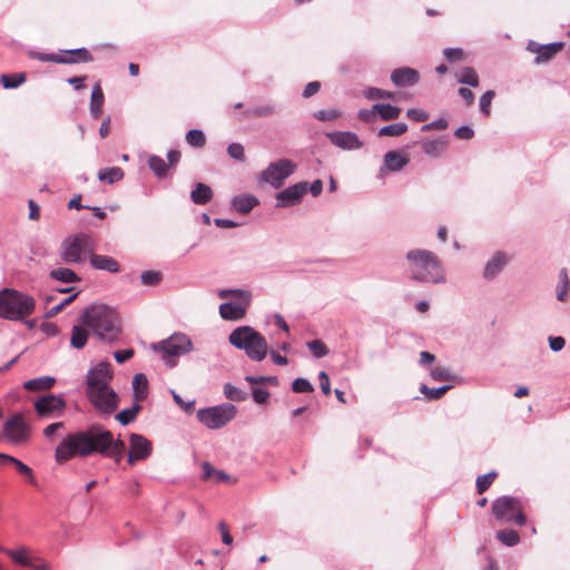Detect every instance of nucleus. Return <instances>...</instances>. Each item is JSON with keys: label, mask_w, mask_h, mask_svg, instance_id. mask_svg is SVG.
Wrapping results in <instances>:
<instances>
[{"label": "nucleus", "mask_w": 570, "mask_h": 570, "mask_svg": "<svg viewBox=\"0 0 570 570\" xmlns=\"http://www.w3.org/2000/svg\"><path fill=\"white\" fill-rule=\"evenodd\" d=\"M235 415L236 407L233 404L203 409L197 413L198 420L209 429H219L226 425Z\"/></svg>", "instance_id": "obj_10"}, {"label": "nucleus", "mask_w": 570, "mask_h": 570, "mask_svg": "<svg viewBox=\"0 0 570 570\" xmlns=\"http://www.w3.org/2000/svg\"><path fill=\"white\" fill-rule=\"evenodd\" d=\"M140 278L144 285L156 286L161 282L163 275L157 271H146L141 274Z\"/></svg>", "instance_id": "obj_50"}, {"label": "nucleus", "mask_w": 570, "mask_h": 570, "mask_svg": "<svg viewBox=\"0 0 570 570\" xmlns=\"http://www.w3.org/2000/svg\"><path fill=\"white\" fill-rule=\"evenodd\" d=\"M4 436L13 443H22L28 440L30 428L26 423L23 414L17 413L6 421L3 425Z\"/></svg>", "instance_id": "obj_13"}, {"label": "nucleus", "mask_w": 570, "mask_h": 570, "mask_svg": "<svg viewBox=\"0 0 570 570\" xmlns=\"http://www.w3.org/2000/svg\"><path fill=\"white\" fill-rule=\"evenodd\" d=\"M94 57L91 52L86 48L65 50L60 53V65H75L91 62Z\"/></svg>", "instance_id": "obj_19"}, {"label": "nucleus", "mask_w": 570, "mask_h": 570, "mask_svg": "<svg viewBox=\"0 0 570 570\" xmlns=\"http://www.w3.org/2000/svg\"><path fill=\"white\" fill-rule=\"evenodd\" d=\"M55 379L50 376L37 377L27 381L23 386L28 391H46L53 386Z\"/></svg>", "instance_id": "obj_33"}, {"label": "nucleus", "mask_w": 570, "mask_h": 570, "mask_svg": "<svg viewBox=\"0 0 570 570\" xmlns=\"http://www.w3.org/2000/svg\"><path fill=\"white\" fill-rule=\"evenodd\" d=\"M525 504L520 498L502 495L492 502V514L501 523H513L524 525L527 515L524 513Z\"/></svg>", "instance_id": "obj_7"}, {"label": "nucleus", "mask_w": 570, "mask_h": 570, "mask_svg": "<svg viewBox=\"0 0 570 570\" xmlns=\"http://www.w3.org/2000/svg\"><path fill=\"white\" fill-rule=\"evenodd\" d=\"M307 193V183H298L276 195V207H291L301 203Z\"/></svg>", "instance_id": "obj_16"}, {"label": "nucleus", "mask_w": 570, "mask_h": 570, "mask_svg": "<svg viewBox=\"0 0 570 570\" xmlns=\"http://www.w3.org/2000/svg\"><path fill=\"white\" fill-rule=\"evenodd\" d=\"M236 295L244 298L245 303H223L219 306V314L222 318L227 321H238L242 320L246 314V308L249 304V294L245 291L240 289H222L218 293L220 298H226L228 296Z\"/></svg>", "instance_id": "obj_11"}, {"label": "nucleus", "mask_w": 570, "mask_h": 570, "mask_svg": "<svg viewBox=\"0 0 570 570\" xmlns=\"http://www.w3.org/2000/svg\"><path fill=\"white\" fill-rule=\"evenodd\" d=\"M80 321L101 340L114 341L120 334L118 314L106 305L88 306L82 312Z\"/></svg>", "instance_id": "obj_3"}, {"label": "nucleus", "mask_w": 570, "mask_h": 570, "mask_svg": "<svg viewBox=\"0 0 570 570\" xmlns=\"http://www.w3.org/2000/svg\"><path fill=\"white\" fill-rule=\"evenodd\" d=\"M409 269L414 281L424 283L444 282V271L440 258L426 249H412L406 254Z\"/></svg>", "instance_id": "obj_4"}, {"label": "nucleus", "mask_w": 570, "mask_h": 570, "mask_svg": "<svg viewBox=\"0 0 570 570\" xmlns=\"http://www.w3.org/2000/svg\"><path fill=\"white\" fill-rule=\"evenodd\" d=\"M449 126L448 121L443 118L438 119L435 121H432L430 124H426L422 127L423 131H430V130H444Z\"/></svg>", "instance_id": "obj_59"}, {"label": "nucleus", "mask_w": 570, "mask_h": 570, "mask_svg": "<svg viewBox=\"0 0 570 570\" xmlns=\"http://www.w3.org/2000/svg\"><path fill=\"white\" fill-rule=\"evenodd\" d=\"M224 393L228 400L235 402H242L247 397V394L244 391L229 383L225 384Z\"/></svg>", "instance_id": "obj_45"}, {"label": "nucleus", "mask_w": 570, "mask_h": 570, "mask_svg": "<svg viewBox=\"0 0 570 570\" xmlns=\"http://www.w3.org/2000/svg\"><path fill=\"white\" fill-rule=\"evenodd\" d=\"M292 390L295 393H311L314 391V387L307 380L298 377L294 380Z\"/></svg>", "instance_id": "obj_54"}, {"label": "nucleus", "mask_w": 570, "mask_h": 570, "mask_svg": "<svg viewBox=\"0 0 570 570\" xmlns=\"http://www.w3.org/2000/svg\"><path fill=\"white\" fill-rule=\"evenodd\" d=\"M340 111L336 109L320 110L315 112V118L322 121L335 120L340 117Z\"/></svg>", "instance_id": "obj_55"}, {"label": "nucleus", "mask_w": 570, "mask_h": 570, "mask_svg": "<svg viewBox=\"0 0 570 570\" xmlns=\"http://www.w3.org/2000/svg\"><path fill=\"white\" fill-rule=\"evenodd\" d=\"M111 365L99 363L87 374L86 394L91 405L101 414H112L119 405V396L110 386Z\"/></svg>", "instance_id": "obj_2"}, {"label": "nucleus", "mask_w": 570, "mask_h": 570, "mask_svg": "<svg viewBox=\"0 0 570 570\" xmlns=\"http://www.w3.org/2000/svg\"><path fill=\"white\" fill-rule=\"evenodd\" d=\"M227 154L230 158H233L235 160H238V161L245 160L244 147H243V145H240L238 142L230 144L227 148Z\"/></svg>", "instance_id": "obj_53"}, {"label": "nucleus", "mask_w": 570, "mask_h": 570, "mask_svg": "<svg viewBox=\"0 0 570 570\" xmlns=\"http://www.w3.org/2000/svg\"><path fill=\"white\" fill-rule=\"evenodd\" d=\"M16 563L20 566H31V558L29 556V549L27 547H20L19 549H6L3 550Z\"/></svg>", "instance_id": "obj_34"}, {"label": "nucleus", "mask_w": 570, "mask_h": 570, "mask_svg": "<svg viewBox=\"0 0 570 570\" xmlns=\"http://www.w3.org/2000/svg\"><path fill=\"white\" fill-rule=\"evenodd\" d=\"M321 89V82L320 81H311L308 82L304 90H303V97L309 98L314 95H316Z\"/></svg>", "instance_id": "obj_63"}, {"label": "nucleus", "mask_w": 570, "mask_h": 570, "mask_svg": "<svg viewBox=\"0 0 570 570\" xmlns=\"http://www.w3.org/2000/svg\"><path fill=\"white\" fill-rule=\"evenodd\" d=\"M498 478V473L492 471L476 478V491L479 494L484 493Z\"/></svg>", "instance_id": "obj_43"}, {"label": "nucleus", "mask_w": 570, "mask_h": 570, "mask_svg": "<svg viewBox=\"0 0 570 570\" xmlns=\"http://www.w3.org/2000/svg\"><path fill=\"white\" fill-rule=\"evenodd\" d=\"M448 145L449 140L446 138H439L433 140H423L421 142V148L426 155L438 157L446 149Z\"/></svg>", "instance_id": "obj_25"}, {"label": "nucleus", "mask_w": 570, "mask_h": 570, "mask_svg": "<svg viewBox=\"0 0 570 570\" xmlns=\"http://www.w3.org/2000/svg\"><path fill=\"white\" fill-rule=\"evenodd\" d=\"M431 376L435 381H448L451 377L450 372L445 367L441 366L433 368L431 372Z\"/></svg>", "instance_id": "obj_60"}, {"label": "nucleus", "mask_w": 570, "mask_h": 570, "mask_svg": "<svg viewBox=\"0 0 570 570\" xmlns=\"http://www.w3.org/2000/svg\"><path fill=\"white\" fill-rule=\"evenodd\" d=\"M141 406L139 405V402L135 401V404L130 409H125L120 411L116 419L118 422H120L122 425H127L135 421L137 414L140 412Z\"/></svg>", "instance_id": "obj_37"}, {"label": "nucleus", "mask_w": 570, "mask_h": 570, "mask_svg": "<svg viewBox=\"0 0 570 570\" xmlns=\"http://www.w3.org/2000/svg\"><path fill=\"white\" fill-rule=\"evenodd\" d=\"M253 397L257 404H265L269 399V392L263 389H254Z\"/></svg>", "instance_id": "obj_64"}, {"label": "nucleus", "mask_w": 570, "mask_h": 570, "mask_svg": "<svg viewBox=\"0 0 570 570\" xmlns=\"http://www.w3.org/2000/svg\"><path fill=\"white\" fill-rule=\"evenodd\" d=\"M318 379H320V385H321L322 392L326 396H328L331 394V382H330V377H328L327 373L324 371H321L318 374Z\"/></svg>", "instance_id": "obj_61"}, {"label": "nucleus", "mask_w": 570, "mask_h": 570, "mask_svg": "<svg viewBox=\"0 0 570 570\" xmlns=\"http://www.w3.org/2000/svg\"><path fill=\"white\" fill-rule=\"evenodd\" d=\"M105 102V95L100 82H96L92 87L90 97V114L92 118L99 119L102 115V106Z\"/></svg>", "instance_id": "obj_23"}, {"label": "nucleus", "mask_w": 570, "mask_h": 570, "mask_svg": "<svg viewBox=\"0 0 570 570\" xmlns=\"http://www.w3.org/2000/svg\"><path fill=\"white\" fill-rule=\"evenodd\" d=\"M420 72L410 67L397 68L391 73V81L397 87H410L417 83Z\"/></svg>", "instance_id": "obj_18"}, {"label": "nucleus", "mask_w": 570, "mask_h": 570, "mask_svg": "<svg viewBox=\"0 0 570 570\" xmlns=\"http://www.w3.org/2000/svg\"><path fill=\"white\" fill-rule=\"evenodd\" d=\"M153 444L141 434L132 433L129 438L128 463L134 465L137 461H144L151 455Z\"/></svg>", "instance_id": "obj_14"}, {"label": "nucleus", "mask_w": 570, "mask_h": 570, "mask_svg": "<svg viewBox=\"0 0 570 570\" xmlns=\"http://www.w3.org/2000/svg\"><path fill=\"white\" fill-rule=\"evenodd\" d=\"M327 136L332 144L344 149H358L362 147L358 137L353 132H332Z\"/></svg>", "instance_id": "obj_20"}, {"label": "nucleus", "mask_w": 570, "mask_h": 570, "mask_svg": "<svg viewBox=\"0 0 570 570\" xmlns=\"http://www.w3.org/2000/svg\"><path fill=\"white\" fill-rule=\"evenodd\" d=\"M377 110L375 105L371 109H361L357 114L360 120L364 122H374L376 120Z\"/></svg>", "instance_id": "obj_56"}, {"label": "nucleus", "mask_w": 570, "mask_h": 570, "mask_svg": "<svg viewBox=\"0 0 570 570\" xmlns=\"http://www.w3.org/2000/svg\"><path fill=\"white\" fill-rule=\"evenodd\" d=\"M66 409V401L58 395L47 394L35 402V410L39 416H50L53 413L61 414Z\"/></svg>", "instance_id": "obj_15"}, {"label": "nucleus", "mask_w": 570, "mask_h": 570, "mask_svg": "<svg viewBox=\"0 0 570 570\" xmlns=\"http://www.w3.org/2000/svg\"><path fill=\"white\" fill-rule=\"evenodd\" d=\"M450 387L451 386L445 385L436 389H430L425 384H422L420 391L430 400H439L450 390Z\"/></svg>", "instance_id": "obj_47"}, {"label": "nucleus", "mask_w": 570, "mask_h": 570, "mask_svg": "<svg viewBox=\"0 0 570 570\" xmlns=\"http://www.w3.org/2000/svg\"><path fill=\"white\" fill-rule=\"evenodd\" d=\"M443 55L450 62H460L465 60L466 57L461 48H446Z\"/></svg>", "instance_id": "obj_52"}, {"label": "nucleus", "mask_w": 570, "mask_h": 570, "mask_svg": "<svg viewBox=\"0 0 570 570\" xmlns=\"http://www.w3.org/2000/svg\"><path fill=\"white\" fill-rule=\"evenodd\" d=\"M460 83L476 88L480 83L479 76L472 67H464L455 75Z\"/></svg>", "instance_id": "obj_31"}, {"label": "nucleus", "mask_w": 570, "mask_h": 570, "mask_svg": "<svg viewBox=\"0 0 570 570\" xmlns=\"http://www.w3.org/2000/svg\"><path fill=\"white\" fill-rule=\"evenodd\" d=\"M148 166L151 171L159 178L165 177L169 168L168 164H166L161 157L156 155L149 156Z\"/></svg>", "instance_id": "obj_35"}, {"label": "nucleus", "mask_w": 570, "mask_h": 570, "mask_svg": "<svg viewBox=\"0 0 570 570\" xmlns=\"http://www.w3.org/2000/svg\"><path fill=\"white\" fill-rule=\"evenodd\" d=\"M245 380L252 384L269 383L275 386L278 385L276 376H246Z\"/></svg>", "instance_id": "obj_57"}, {"label": "nucleus", "mask_w": 570, "mask_h": 570, "mask_svg": "<svg viewBox=\"0 0 570 570\" xmlns=\"http://www.w3.org/2000/svg\"><path fill=\"white\" fill-rule=\"evenodd\" d=\"M94 250V239L87 234L79 233L61 243L59 255L66 264H81Z\"/></svg>", "instance_id": "obj_8"}, {"label": "nucleus", "mask_w": 570, "mask_h": 570, "mask_svg": "<svg viewBox=\"0 0 570 570\" xmlns=\"http://www.w3.org/2000/svg\"><path fill=\"white\" fill-rule=\"evenodd\" d=\"M190 198L193 203L197 205H205L209 203L213 198V190L208 185L203 183L196 184L195 188L190 194Z\"/></svg>", "instance_id": "obj_26"}, {"label": "nucleus", "mask_w": 570, "mask_h": 570, "mask_svg": "<svg viewBox=\"0 0 570 570\" xmlns=\"http://www.w3.org/2000/svg\"><path fill=\"white\" fill-rule=\"evenodd\" d=\"M307 347L315 357H323L328 354L327 346L320 340H314L307 343Z\"/></svg>", "instance_id": "obj_51"}, {"label": "nucleus", "mask_w": 570, "mask_h": 570, "mask_svg": "<svg viewBox=\"0 0 570 570\" xmlns=\"http://www.w3.org/2000/svg\"><path fill=\"white\" fill-rule=\"evenodd\" d=\"M125 450L122 440L115 439L102 425L91 424L83 431L69 433L63 438L55 450V460L61 464L73 458H87L98 453L119 462Z\"/></svg>", "instance_id": "obj_1"}, {"label": "nucleus", "mask_w": 570, "mask_h": 570, "mask_svg": "<svg viewBox=\"0 0 570 570\" xmlns=\"http://www.w3.org/2000/svg\"><path fill=\"white\" fill-rule=\"evenodd\" d=\"M26 81V73L2 75L1 82L4 88H17Z\"/></svg>", "instance_id": "obj_44"}, {"label": "nucleus", "mask_w": 570, "mask_h": 570, "mask_svg": "<svg viewBox=\"0 0 570 570\" xmlns=\"http://www.w3.org/2000/svg\"><path fill=\"white\" fill-rule=\"evenodd\" d=\"M569 285H570V282H569V277H568V272L566 268H562L559 273V286H558V292H557V298L559 301H561V302L566 301V297H567V294L569 291Z\"/></svg>", "instance_id": "obj_41"}, {"label": "nucleus", "mask_w": 570, "mask_h": 570, "mask_svg": "<svg viewBox=\"0 0 570 570\" xmlns=\"http://www.w3.org/2000/svg\"><path fill=\"white\" fill-rule=\"evenodd\" d=\"M275 112V108L272 105L259 106L254 109H248L244 112V115L248 118H261L268 117Z\"/></svg>", "instance_id": "obj_46"}, {"label": "nucleus", "mask_w": 570, "mask_h": 570, "mask_svg": "<svg viewBox=\"0 0 570 570\" xmlns=\"http://www.w3.org/2000/svg\"><path fill=\"white\" fill-rule=\"evenodd\" d=\"M33 297L16 289L0 292V317L10 321L23 320L35 311Z\"/></svg>", "instance_id": "obj_6"}, {"label": "nucleus", "mask_w": 570, "mask_h": 570, "mask_svg": "<svg viewBox=\"0 0 570 570\" xmlns=\"http://www.w3.org/2000/svg\"><path fill=\"white\" fill-rule=\"evenodd\" d=\"M454 136L458 138V139H464V140H469L471 138H473L474 136V131L472 128H470L469 126H462L460 128H458L455 131H454Z\"/></svg>", "instance_id": "obj_62"}, {"label": "nucleus", "mask_w": 570, "mask_h": 570, "mask_svg": "<svg viewBox=\"0 0 570 570\" xmlns=\"http://www.w3.org/2000/svg\"><path fill=\"white\" fill-rule=\"evenodd\" d=\"M191 341L184 334H176L169 338L154 345V350L163 353V358L173 367L176 362L171 360L174 356H179L188 353L191 350Z\"/></svg>", "instance_id": "obj_9"}, {"label": "nucleus", "mask_w": 570, "mask_h": 570, "mask_svg": "<svg viewBox=\"0 0 570 570\" xmlns=\"http://www.w3.org/2000/svg\"><path fill=\"white\" fill-rule=\"evenodd\" d=\"M87 341L88 331L80 325H73L71 330L70 345L73 348L80 350L86 345Z\"/></svg>", "instance_id": "obj_32"}, {"label": "nucleus", "mask_w": 570, "mask_h": 570, "mask_svg": "<svg viewBox=\"0 0 570 570\" xmlns=\"http://www.w3.org/2000/svg\"><path fill=\"white\" fill-rule=\"evenodd\" d=\"M229 343L238 350H244L253 361H263L268 351L265 337L250 326L235 328L228 337Z\"/></svg>", "instance_id": "obj_5"}, {"label": "nucleus", "mask_w": 570, "mask_h": 570, "mask_svg": "<svg viewBox=\"0 0 570 570\" xmlns=\"http://www.w3.org/2000/svg\"><path fill=\"white\" fill-rule=\"evenodd\" d=\"M257 204V198L250 195H242L233 199V207L242 214L249 213Z\"/></svg>", "instance_id": "obj_28"}, {"label": "nucleus", "mask_w": 570, "mask_h": 570, "mask_svg": "<svg viewBox=\"0 0 570 570\" xmlns=\"http://www.w3.org/2000/svg\"><path fill=\"white\" fill-rule=\"evenodd\" d=\"M509 257L503 252H498L493 255V257L488 262L485 268H484V277L487 279L494 278L502 268L508 264Z\"/></svg>", "instance_id": "obj_21"}, {"label": "nucleus", "mask_w": 570, "mask_h": 570, "mask_svg": "<svg viewBox=\"0 0 570 570\" xmlns=\"http://www.w3.org/2000/svg\"><path fill=\"white\" fill-rule=\"evenodd\" d=\"M124 170L120 167L102 168L98 171V179L101 183L115 184L124 178Z\"/></svg>", "instance_id": "obj_29"}, {"label": "nucleus", "mask_w": 570, "mask_h": 570, "mask_svg": "<svg viewBox=\"0 0 570 570\" xmlns=\"http://www.w3.org/2000/svg\"><path fill=\"white\" fill-rule=\"evenodd\" d=\"M564 47L563 42H553L549 45H539L538 42L530 41L527 49L537 53L534 62L537 65L546 63L556 57Z\"/></svg>", "instance_id": "obj_17"}, {"label": "nucleus", "mask_w": 570, "mask_h": 570, "mask_svg": "<svg viewBox=\"0 0 570 570\" xmlns=\"http://www.w3.org/2000/svg\"><path fill=\"white\" fill-rule=\"evenodd\" d=\"M498 540L508 547L517 546L520 542V535L518 531L512 529L499 530L497 532Z\"/></svg>", "instance_id": "obj_38"}, {"label": "nucleus", "mask_w": 570, "mask_h": 570, "mask_svg": "<svg viewBox=\"0 0 570 570\" xmlns=\"http://www.w3.org/2000/svg\"><path fill=\"white\" fill-rule=\"evenodd\" d=\"M495 97L494 90H488L480 97V110L485 116L489 117L491 114V104L493 98Z\"/></svg>", "instance_id": "obj_48"}, {"label": "nucleus", "mask_w": 570, "mask_h": 570, "mask_svg": "<svg viewBox=\"0 0 570 570\" xmlns=\"http://www.w3.org/2000/svg\"><path fill=\"white\" fill-rule=\"evenodd\" d=\"M31 57L40 60V61H50L55 63H60V53H42V52H32Z\"/></svg>", "instance_id": "obj_58"}, {"label": "nucleus", "mask_w": 570, "mask_h": 570, "mask_svg": "<svg viewBox=\"0 0 570 570\" xmlns=\"http://www.w3.org/2000/svg\"><path fill=\"white\" fill-rule=\"evenodd\" d=\"M186 141L191 147L202 148L206 144V137L202 130L191 129L186 134Z\"/></svg>", "instance_id": "obj_42"}, {"label": "nucleus", "mask_w": 570, "mask_h": 570, "mask_svg": "<svg viewBox=\"0 0 570 570\" xmlns=\"http://www.w3.org/2000/svg\"><path fill=\"white\" fill-rule=\"evenodd\" d=\"M296 165L289 159H279L269 166L261 174L262 180L271 184L274 188L283 186L284 180L289 177Z\"/></svg>", "instance_id": "obj_12"}, {"label": "nucleus", "mask_w": 570, "mask_h": 570, "mask_svg": "<svg viewBox=\"0 0 570 570\" xmlns=\"http://www.w3.org/2000/svg\"><path fill=\"white\" fill-rule=\"evenodd\" d=\"M407 130V126L404 122H396L392 125L384 126L380 129L379 136H391V137H399L403 134H405Z\"/></svg>", "instance_id": "obj_39"}, {"label": "nucleus", "mask_w": 570, "mask_h": 570, "mask_svg": "<svg viewBox=\"0 0 570 570\" xmlns=\"http://www.w3.org/2000/svg\"><path fill=\"white\" fill-rule=\"evenodd\" d=\"M375 109L377 110V115H380V117L386 121L397 119L401 114V108L392 106L390 104H376Z\"/></svg>", "instance_id": "obj_36"}, {"label": "nucleus", "mask_w": 570, "mask_h": 570, "mask_svg": "<svg viewBox=\"0 0 570 570\" xmlns=\"http://www.w3.org/2000/svg\"><path fill=\"white\" fill-rule=\"evenodd\" d=\"M134 397L136 402L144 401L148 395V380L145 374L138 373L132 379Z\"/></svg>", "instance_id": "obj_27"}, {"label": "nucleus", "mask_w": 570, "mask_h": 570, "mask_svg": "<svg viewBox=\"0 0 570 570\" xmlns=\"http://www.w3.org/2000/svg\"><path fill=\"white\" fill-rule=\"evenodd\" d=\"M50 278L62 283H76L80 277L70 268L59 267L49 273Z\"/></svg>", "instance_id": "obj_30"}, {"label": "nucleus", "mask_w": 570, "mask_h": 570, "mask_svg": "<svg viewBox=\"0 0 570 570\" xmlns=\"http://www.w3.org/2000/svg\"><path fill=\"white\" fill-rule=\"evenodd\" d=\"M410 159L400 151H387L384 155V166L389 171H399L409 164Z\"/></svg>", "instance_id": "obj_24"}, {"label": "nucleus", "mask_w": 570, "mask_h": 570, "mask_svg": "<svg viewBox=\"0 0 570 570\" xmlns=\"http://www.w3.org/2000/svg\"><path fill=\"white\" fill-rule=\"evenodd\" d=\"M4 463H12L20 474L24 475L30 483H32V484L35 483V476H33L32 470L27 464H24L20 460L16 459L9 454H8Z\"/></svg>", "instance_id": "obj_40"}, {"label": "nucleus", "mask_w": 570, "mask_h": 570, "mask_svg": "<svg viewBox=\"0 0 570 570\" xmlns=\"http://www.w3.org/2000/svg\"><path fill=\"white\" fill-rule=\"evenodd\" d=\"M364 97L366 99H392L394 97V92L379 89V88H367L364 90Z\"/></svg>", "instance_id": "obj_49"}, {"label": "nucleus", "mask_w": 570, "mask_h": 570, "mask_svg": "<svg viewBox=\"0 0 570 570\" xmlns=\"http://www.w3.org/2000/svg\"><path fill=\"white\" fill-rule=\"evenodd\" d=\"M90 265L96 269L107 271L110 273H117L119 271L118 262L107 255H98L91 252L90 256Z\"/></svg>", "instance_id": "obj_22"}]
</instances>
